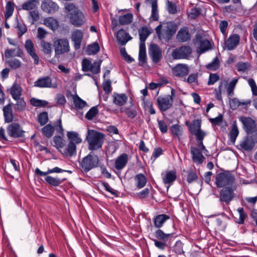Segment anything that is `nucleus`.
<instances>
[{
  "mask_svg": "<svg viewBox=\"0 0 257 257\" xmlns=\"http://www.w3.org/2000/svg\"><path fill=\"white\" fill-rule=\"evenodd\" d=\"M175 95V90L171 89V94L160 96L157 99V103L161 111H165L170 108L173 103V97Z\"/></svg>",
  "mask_w": 257,
  "mask_h": 257,
  "instance_id": "5",
  "label": "nucleus"
},
{
  "mask_svg": "<svg viewBox=\"0 0 257 257\" xmlns=\"http://www.w3.org/2000/svg\"><path fill=\"white\" fill-rule=\"evenodd\" d=\"M128 161V156L123 153L120 155L115 161V168L120 170L122 169L126 165Z\"/></svg>",
  "mask_w": 257,
  "mask_h": 257,
  "instance_id": "23",
  "label": "nucleus"
},
{
  "mask_svg": "<svg viewBox=\"0 0 257 257\" xmlns=\"http://www.w3.org/2000/svg\"><path fill=\"white\" fill-rule=\"evenodd\" d=\"M46 182L50 185L57 187L59 186L65 180V178L60 179L58 177H54L51 176L46 175L45 178Z\"/></svg>",
  "mask_w": 257,
  "mask_h": 257,
  "instance_id": "25",
  "label": "nucleus"
},
{
  "mask_svg": "<svg viewBox=\"0 0 257 257\" xmlns=\"http://www.w3.org/2000/svg\"><path fill=\"white\" fill-rule=\"evenodd\" d=\"M83 37V32L80 30H75L72 33L71 39L75 50L80 49Z\"/></svg>",
  "mask_w": 257,
  "mask_h": 257,
  "instance_id": "18",
  "label": "nucleus"
},
{
  "mask_svg": "<svg viewBox=\"0 0 257 257\" xmlns=\"http://www.w3.org/2000/svg\"><path fill=\"white\" fill-rule=\"evenodd\" d=\"M234 181L233 176L229 172H225L216 175L215 183L217 187L221 188L226 185H231Z\"/></svg>",
  "mask_w": 257,
  "mask_h": 257,
  "instance_id": "6",
  "label": "nucleus"
},
{
  "mask_svg": "<svg viewBox=\"0 0 257 257\" xmlns=\"http://www.w3.org/2000/svg\"><path fill=\"white\" fill-rule=\"evenodd\" d=\"M48 121V113L46 112H43L39 115L38 121L41 125H44Z\"/></svg>",
  "mask_w": 257,
  "mask_h": 257,
  "instance_id": "56",
  "label": "nucleus"
},
{
  "mask_svg": "<svg viewBox=\"0 0 257 257\" xmlns=\"http://www.w3.org/2000/svg\"><path fill=\"white\" fill-rule=\"evenodd\" d=\"M233 197V190L231 187H224L220 191L219 198L221 203L225 202L226 204H228Z\"/></svg>",
  "mask_w": 257,
  "mask_h": 257,
  "instance_id": "11",
  "label": "nucleus"
},
{
  "mask_svg": "<svg viewBox=\"0 0 257 257\" xmlns=\"http://www.w3.org/2000/svg\"><path fill=\"white\" fill-rule=\"evenodd\" d=\"M170 130L174 136L179 137L182 134L183 129L178 124H174L170 127Z\"/></svg>",
  "mask_w": 257,
  "mask_h": 257,
  "instance_id": "50",
  "label": "nucleus"
},
{
  "mask_svg": "<svg viewBox=\"0 0 257 257\" xmlns=\"http://www.w3.org/2000/svg\"><path fill=\"white\" fill-rule=\"evenodd\" d=\"M237 81L238 79L234 78L229 83L227 88V92L229 96H232L234 95V89Z\"/></svg>",
  "mask_w": 257,
  "mask_h": 257,
  "instance_id": "53",
  "label": "nucleus"
},
{
  "mask_svg": "<svg viewBox=\"0 0 257 257\" xmlns=\"http://www.w3.org/2000/svg\"><path fill=\"white\" fill-rule=\"evenodd\" d=\"M15 100L17 101V102L15 105L14 109L18 111H23L26 107V102L24 99L20 97Z\"/></svg>",
  "mask_w": 257,
  "mask_h": 257,
  "instance_id": "45",
  "label": "nucleus"
},
{
  "mask_svg": "<svg viewBox=\"0 0 257 257\" xmlns=\"http://www.w3.org/2000/svg\"><path fill=\"white\" fill-rule=\"evenodd\" d=\"M99 45L97 43H94L87 47L86 52L89 55H94L99 51Z\"/></svg>",
  "mask_w": 257,
  "mask_h": 257,
  "instance_id": "48",
  "label": "nucleus"
},
{
  "mask_svg": "<svg viewBox=\"0 0 257 257\" xmlns=\"http://www.w3.org/2000/svg\"><path fill=\"white\" fill-rule=\"evenodd\" d=\"M98 163V157L94 154L90 153L83 158L80 163V166L84 171L87 172L93 168L97 167Z\"/></svg>",
  "mask_w": 257,
  "mask_h": 257,
  "instance_id": "3",
  "label": "nucleus"
},
{
  "mask_svg": "<svg viewBox=\"0 0 257 257\" xmlns=\"http://www.w3.org/2000/svg\"><path fill=\"white\" fill-rule=\"evenodd\" d=\"M240 37L237 34H233L229 36L225 42V47L228 50L235 49L239 44Z\"/></svg>",
  "mask_w": 257,
  "mask_h": 257,
  "instance_id": "17",
  "label": "nucleus"
},
{
  "mask_svg": "<svg viewBox=\"0 0 257 257\" xmlns=\"http://www.w3.org/2000/svg\"><path fill=\"white\" fill-rule=\"evenodd\" d=\"M42 131L43 135L47 138H51L53 134L54 127L51 124H48L42 128Z\"/></svg>",
  "mask_w": 257,
  "mask_h": 257,
  "instance_id": "44",
  "label": "nucleus"
},
{
  "mask_svg": "<svg viewBox=\"0 0 257 257\" xmlns=\"http://www.w3.org/2000/svg\"><path fill=\"white\" fill-rule=\"evenodd\" d=\"M133 19V16L131 13L120 16L118 19V22L120 25H125L130 24Z\"/></svg>",
  "mask_w": 257,
  "mask_h": 257,
  "instance_id": "41",
  "label": "nucleus"
},
{
  "mask_svg": "<svg viewBox=\"0 0 257 257\" xmlns=\"http://www.w3.org/2000/svg\"><path fill=\"white\" fill-rule=\"evenodd\" d=\"M14 10V4L12 2L7 3L6 7L5 18L8 19L10 17L13 13Z\"/></svg>",
  "mask_w": 257,
  "mask_h": 257,
  "instance_id": "49",
  "label": "nucleus"
},
{
  "mask_svg": "<svg viewBox=\"0 0 257 257\" xmlns=\"http://www.w3.org/2000/svg\"><path fill=\"white\" fill-rule=\"evenodd\" d=\"M25 47L28 54L35 51L34 44L31 40L28 39L26 41Z\"/></svg>",
  "mask_w": 257,
  "mask_h": 257,
  "instance_id": "61",
  "label": "nucleus"
},
{
  "mask_svg": "<svg viewBox=\"0 0 257 257\" xmlns=\"http://www.w3.org/2000/svg\"><path fill=\"white\" fill-rule=\"evenodd\" d=\"M55 146L57 149L63 148L65 146L64 141L63 138L59 136H56L53 138Z\"/></svg>",
  "mask_w": 257,
  "mask_h": 257,
  "instance_id": "55",
  "label": "nucleus"
},
{
  "mask_svg": "<svg viewBox=\"0 0 257 257\" xmlns=\"http://www.w3.org/2000/svg\"><path fill=\"white\" fill-rule=\"evenodd\" d=\"M30 101L31 104L35 106H45L48 104L46 101L39 100L35 98H32Z\"/></svg>",
  "mask_w": 257,
  "mask_h": 257,
  "instance_id": "59",
  "label": "nucleus"
},
{
  "mask_svg": "<svg viewBox=\"0 0 257 257\" xmlns=\"http://www.w3.org/2000/svg\"><path fill=\"white\" fill-rule=\"evenodd\" d=\"M73 104L77 109H81L87 106L86 102L82 100L77 95L73 96Z\"/></svg>",
  "mask_w": 257,
  "mask_h": 257,
  "instance_id": "35",
  "label": "nucleus"
},
{
  "mask_svg": "<svg viewBox=\"0 0 257 257\" xmlns=\"http://www.w3.org/2000/svg\"><path fill=\"white\" fill-rule=\"evenodd\" d=\"M127 100V96L124 93L118 94L114 93L113 95V102L118 106L123 105Z\"/></svg>",
  "mask_w": 257,
  "mask_h": 257,
  "instance_id": "24",
  "label": "nucleus"
},
{
  "mask_svg": "<svg viewBox=\"0 0 257 257\" xmlns=\"http://www.w3.org/2000/svg\"><path fill=\"white\" fill-rule=\"evenodd\" d=\"M10 92L14 99H18L22 95V88L19 84L14 83L11 88Z\"/></svg>",
  "mask_w": 257,
  "mask_h": 257,
  "instance_id": "32",
  "label": "nucleus"
},
{
  "mask_svg": "<svg viewBox=\"0 0 257 257\" xmlns=\"http://www.w3.org/2000/svg\"><path fill=\"white\" fill-rule=\"evenodd\" d=\"M41 45L45 54H49L52 52V45L51 43L46 42L44 40H42Z\"/></svg>",
  "mask_w": 257,
  "mask_h": 257,
  "instance_id": "54",
  "label": "nucleus"
},
{
  "mask_svg": "<svg viewBox=\"0 0 257 257\" xmlns=\"http://www.w3.org/2000/svg\"><path fill=\"white\" fill-rule=\"evenodd\" d=\"M254 145V142L248 137H245L240 144V148L246 151H251Z\"/></svg>",
  "mask_w": 257,
  "mask_h": 257,
  "instance_id": "28",
  "label": "nucleus"
},
{
  "mask_svg": "<svg viewBox=\"0 0 257 257\" xmlns=\"http://www.w3.org/2000/svg\"><path fill=\"white\" fill-rule=\"evenodd\" d=\"M151 31L149 29L146 27H142L141 29L139 30V34L140 36V45H145V41L148 37L150 35Z\"/></svg>",
  "mask_w": 257,
  "mask_h": 257,
  "instance_id": "30",
  "label": "nucleus"
},
{
  "mask_svg": "<svg viewBox=\"0 0 257 257\" xmlns=\"http://www.w3.org/2000/svg\"><path fill=\"white\" fill-rule=\"evenodd\" d=\"M53 47L56 55H61L70 50V44L67 38H56L53 41Z\"/></svg>",
  "mask_w": 257,
  "mask_h": 257,
  "instance_id": "4",
  "label": "nucleus"
},
{
  "mask_svg": "<svg viewBox=\"0 0 257 257\" xmlns=\"http://www.w3.org/2000/svg\"><path fill=\"white\" fill-rule=\"evenodd\" d=\"M4 115L6 122H11L13 120V114L11 104L5 106L3 108Z\"/></svg>",
  "mask_w": 257,
  "mask_h": 257,
  "instance_id": "29",
  "label": "nucleus"
},
{
  "mask_svg": "<svg viewBox=\"0 0 257 257\" xmlns=\"http://www.w3.org/2000/svg\"><path fill=\"white\" fill-rule=\"evenodd\" d=\"M101 62V60H99L98 61H95L93 63H91L89 71H90L93 74H96L100 72V67Z\"/></svg>",
  "mask_w": 257,
  "mask_h": 257,
  "instance_id": "47",
  "label": "nucleus"
},
{
  "mask_svg": "<svg viewBox=\"0 0 257 257\" xmlns=\"http://www.w3.org/2000/svg\"><path fill=\"white\" fill-rule=\"evenodd\" d=\"M65 10L70 23L75 27H80L85 23L84 15L73 4L66 5Z\"/></svg>",
  "mask_w": 257,
  "mask_h": 257,
  "instance_id": "1",
  "label": "nucleus"
},
{
  "mask_svg": "<svg viewBox=\"0 0 257 257\" xmlns=\"http://www.w3.org/2000/svg\"><path fill=\"white\" fill-rule=\"evenodd\" d=\"M116 38L118 43L122 46L131 40L132 37L124 30L121 29L117 32Z\"/></svg>",
  "mask_w": 257,
  "mask_h": 257,
  "instance_id": "21",
  "label": "nucleus"
},
{
  "mask_svg": "<svg viewBox=\"0 0 257 257\" xmlns=\"http://www.w3.org/2000/svg\"><path fill=\"white\" fill-rule=\"evenodd\" d=\"M149 54L155 63L159 62L162 58V51L156 44H152L149 48Z\"/></svg>",
  "mask_w": 257,
  "mask_h": 257,
  "instance_id": "12",
  "label": "nucleus"
},
{
  "mask_svg": "<svg viewBox=\"0 0 257 257\" xmlns=\"http://www.w3.org/2000/svg\"><path fill=\"white\" fill-rule=\"evenodd\" d=\"M156 237L159 240L167 242L171 236V233H165L162 230L158 229L155 232Z\"/></svg>",
  "mask_w": 257,
  "mask_h": 257,
  "instance_id": "43",
  "label": "nucleus"
},
{
  "mask_svg": "<svg viewBox=\"0 0 257 257\" xmlns=\"http://www.w3.org/2000/svg\"><path fill=\"white\" fill-rule=\"evenodd\" d=\"M41 8L44 12L48 13H54L59 9L58 5L51 0H47L43 2Z\"/></svg>",
  "mask_w": 257,
  "mask_h": 257,
  "instance_id": "19",
  "label": "nucleus"
},
{
  "mask_svg": "<svg viewBox=\"0 0 257 257\" xmlns=\"http://www.w3.org/2000/svg\"><path fill=\"white\" fill-rule=\"evenodd\" d=\"M34 86L40 88H55L56 84L52 82V79L49 76L39 78L34 83Z\"/></svg>",
  "mask_w": 257,
  "mask_h": 257,
  "instance_id": "14",
  "label": "nucleus"
},
{
  "mask_svg": "<svg viewBox=\"0 0 257 257\" xmlns=\"http://www.w3.org/2000/svg\"><path fill=\"white\" fill-rule=\"evenodd\" d=\"M194 43L199 46L197 49L199 53H203L211 48L210 42L206 39L203 38L200 35H196Z\"/></svg>",
  "mask_w": 257,
  "mask_h": 257,
  "instance_id": "10",
  "label": "nucleus"
},
{
  "mask_svg": "<svg viewBox=\"0 0 257 257\" xmlns=\"http://www.w3.org/2000/svg\"><path fill=\"white\" fill-rule=\"evenodd\" d=\"M137 187L139 189L143 188L146 184L147 178L143 174H138L135 177Z\"/></svg>",
  "mask_w": 257,
  "mask_h": 257,
  "instance_id": "36",
  "label": "nucleus"
},
{
  "mask_svg": "<svg viewBox=\"0 0 257 257\" xmlns=\"http://www.w3.org/2000/svg\"><path fill=\"white\" fill-rule=\"evenodd\" d=\"M250 103V100L240 101L236 98H233L229 100L230 108L233 110L236 109L240 105H247Z\"/></svg>",
  "mask_w": 257,
  "mask_h": 257,
  "instance_id": "31",
  "label": "nucleus"
},
{
  "mask_svg": "<svg viewBox=\"0 0 257 257\" xmlns=\"http://www.w3.org/2000/svg\"><path fill=\"white\" fill-rule=\"evenodd\" d=\"M67 136L69 143H74L75 145L81 142V139L79 138L77 133L75 132H68Z\"/></svg>",
  "mask_w": 257,
  "mask_h": 257,
  "instance_id": "38",
  "label": "nucleus"
},
{
  "mask_svg": "<svg viewBox=\"0 0 257 257\" xmlns=\"http://www.w3.org/2000/svg\"><path fill=\"white\" fill-rule=\"evenodd\" d=\"M147 55L146 51V46L144 45H139V59L140 62L142 64L146 62Z\"/></svg>",
  "mask_w": 257,
  "mask_h": 257,
  "instance_id": "42",
  "label": "nucleus"
},
{
  "mask_svg": "<svg viewBox=\"0 0 257 257\" xmlns=\"http://www.w3.org/2000/svg\"><path fill=\"white\" fill-rule=\"evenodd\" d=\"M176 172L174 171H170L167 172L164 177L163 178V182L165 184H172L176 179Z\"/></svg>",
  "mask_w": 257,
  "mask_h": 257,
  "instance_id": "33",
  "label": "nucleus"
},
{
  "mask_svg": "<svg viewBox=\"0 0 257 257\" xmlns=\"http://www.w3.org/2000/svg\"><path fill=\"white\" fill-rule=\"evenodd\" d=\"M176 39L178 42L181 43L186 42L191 39V35L189 33L187 27L181 28L178 32Z\"/></svg>",
  "mask_w": 257,
  "mask_h": 257,
  "instance_id": "20",
  "label": "nucleus"
},
{
  "mask_svg": "<svg viewBox=\"0 0 257 257\" xmlns=\"http://www.w3.org/2000/svg\"><path fill=\"white\" fill-rule=\"evenodd\" d=\"M229 134L230 141L232 143L234 144L235 142L236 138L239 134V131L236 121L233 122Z\"/></svg>",
  "mask_w": 257,
  "mask_h": 257,
  "instance_id": "40",
  "label": "nucleus"
},
{
  "mask_svg": "<svg viewBox=\"0 0 257 257\" xmlns=\"http://www.w3.org/2000/svg\"><path fill=\"white\" fill-rule=\"evenodd\" d=\"M98 113L97 106L91 107L85 114V118L88 120H91Z\"/></svg>",
  "mask_w": 257,
  "mask_h": 257,
  "instance_id": "52",
  "label": "nucleus"
},
{
  "mask_svg": "<svg viewBox=\"0 0 257 257\" xmlns=\"http://www.w3.org/2000/svg\"><path fill=\"white\" fill-rule=\"evenodd\" d=\"M176 30L177 27L176 25L172 22H168L167 23L165 28L163 30L161 37L165 40L168 41L174 35Z\"/></svg>",
  "mask_w": 257,
  "mask_h": 257,
  "instance_id": "13",
  "label": "nucleus"
},
{
  "mask_svg": "<svg viewBox=\"0 0 257 257\" xmlns=\"http://www.w3.org/2000/svg\"><path fill=\"white\" fill-rule=\"evenodd\" d=\"M65 170H63L59 167H56L52 169H48L47 171L46 172L41 171L39 168H36L35 172V174L39 175L40 176H46L48 174L52 173H60L62 172H65Z\"/></svg>",
  "mask_w": 257,
  "mask_h": 257,
  "instance_id": "27",
  "label": "nucleus"
},
{
  "mask_svg": "<svg viewBox=\"0 0 257 257\" xmlns=\"http://www.w3.org/2000/svg\"><path fill=\"white\" fill-rule=\"evenodd\" d=\"M183 244L181 241H180V240L177 241L176 242L174 247V251L177 254H180L184 252L183 249Z\"/></svg>",
  "mask_w": 257,
  "mask_h": 257,
  "instance_id": "64",
  "label": "nucleus"
},
{
  "mask_svg": "<svg viewBox=\"0 0 257 257\" xmlns=\"http://www.w3.org/2000/svg\"><path fill=\"white\" fill-rule=\"evenodd\" d=\"M64 155L71 157L76 154V146L74 143H69L66 149L64 150Z\"/></svg>",
  "mask_w": 257,
  "mask_h": 257,
  "instance_id": "39",
  "label": "nucleus"
},
{
  "mask_svg": "<svg viewBox=\"0 0 257 257\" xmlns=\"http://www.w3.org/2000/svg\"><path fill=\"white\" fill-rule=\"evenodd\" d=\"M237 211L239 214V220L237 221V223L239 224H242L244 223V219L246 217V215L242 207H239L237 209Z\"/></svg>",
  "mask_w": 257,
  "mask_h": 257,
  "instance_id": "62",
  "label": "nucleus"
},
{
  "mask_svg": "<svg viewBox=\"0 0 257 257\" xmlns=\"http://www.w3.org/2000/svg\"><path fill=\"white\" fill-rule=\"evenodd\" d=\"M120 111L122 112L125 111L127 117L131 118H135L137 114V112L136 110L132 108H126L124 109L122 108L120 109Z\"/></svg>",
  "mask_w": 257,
  "mask_h": 257,
  "instance_id": "57",
  "label": "nucleus"
},
{
  "mask_svg": "<svg viewBox=\"0 0 257 257\" xmlns=\"http://www.w3.org/2000/svg\"><path fill=\"white\" fill-rule=\"evenodd\" d=\"M190 152L192 155V159L194 162L200 164L203 162L205 157L203 156L199 149L194 147H191Z\"/></svg>",
  "mask_w": 257,
  "mask_h": 257,
  "instance_id": "22",
  "label": "nucleus"
},
{
  "mask_svg": "<svg viewBox=\"0 0 257 257\" xmlns=\"http://www.w3.org/2000/svg\"><path fill=\"white\" fill-rule=\"evenodd\" d=\"M45 24L52 30H55L58 27L57 21L52 18H49L44 20Z\"/></svg>",
  "mask_w": 257,
  "mask_h": 257,
  "instance_id": "46",
  "label": "nucleus"
},
{
  "mask_svg": "<svg viewBox=\"0 0 257 257\" xmlns=\"http://www.w3.org/2000/svg\"><path fill=\"white\" fill-rule=\"evenodd\" d=\"M239 121L243 125V129L247 135L252 134L257 131L255 121L250 117L240 116Z\"/></svg>",
  "mask_w": 257,
  "mask_h": 257,
  "instance_id": "7",
  "label": "nucleus"
},
{
  "mask_svg": "<svg viewBox=\"0 0 257 257\" xmlns=\"http://www.w3.org/2000/svg\"><path fill=\"white\" fill-rule=\"evenodd\" d=\"M167 10L171 14H175L177 13V7L176 4L169 1H167Z\"/></svg>",
  "mask_w": 257,
  "mask_h": 257,
  "instance_id": "63",
  "label": "nucleus"
},
{
  "mask_svg": "<svg viewBox=\"0 0 257 257\" xmlns=\"http://www.w3.org/2000/svg\"><path fill=\"white\" fill-rule=\"evenodd\" d=\"M169 219L170 216L166 214L158 215L154 219V225L157 228H161L164 223Z\"/></svg>",
  "mask_w": 257,
  "mask_h": 257,
  "instance_id": "26",
  "label": "nucleus"
},
{
  "mask_svg": "<svg viewBox=\"0 0 257 257\" xmlns=\"http://www.w3.org/2000/svg\"><path fill=\"white\" fill-rule=\"evenodd\" d=\"M219 66V60L218 58L216 57H215L213 61L208 64L207 65V68L210 70H215L217 69Z\"/></svg>",
  "mask_w": 257,
  "mask_h": 257,
  "instance_id": "60",
  "label": "nucleus"
},
{
  "mask_svg": "<svg viewBox=\"0 0 257 257\" xmlns=\"http://www.w3.org/2000/svg\"><path fill=\"white\" fill-rule=\"evenodd\" d=\"M192 53V49L189 46H182L173 50L172 57L174 59H187Z\"/></svg>",
  "mask_w": 257,
  "mask_h": 257,
  "instance_id": "8",
  "label": "nucleus"
},
{
  "mask_svg": "<svg viewBox=\"0 0 257 257\" xmlns=\"http://www.w3.org/2000/svg\"><path fill=\"white\" fill-rule=\"evenodd\" d=\"M201 120L195 119L189 125V132L196 137L205 134L206 133L201 129Z\"/></svg>",
  "mask_w": 257,
  "mask_h": 257,
  "instance_id": "15",
  "label": "nucleus"
},
{
  "mask_svg": "<svg viewBox=\"0 0 257 257\" xmlns=\"http://www.w3.org/2000/svg\"><path fill=\"white\" fill-rule=\"evenodd\" d=\"M7 131L8 134L13 138H18L24 136L25 131L17 122H13L9 124L7 128Z\"/></svg>",
  "mask_w": 257,
  "mask_h": 257,
  "instance_id": "9",
  "label": "nucleus"
},
{
  "mask_svg": "<svg viewBox=\"0 0 257 257\" xmlns=\"http://www.w3.org/2000/svg\"><path fill=\"white\" fill-rule=\"evenodd\" d=\"M237 70L238 71L245 72L250 69V64L247 62H241L237 64Z\"/></svg>",
  "mask_w": 257,
  "mask_h": 257,
  "instance_id": "58",
  "label": "nucleus"
},
{
  "mask_svg": "<svg viewBox=\"0 0 257 257\" xmlns=\"http://www.w3.org/2000/svg\"><path fill=\"white\" fill-rule=\"evenodd\" d=\"M38 4V0H28L23 4L22 9L32 11L36 9Z\"/></svg>",
  "mask_w": 257,
  "mask_h": 257,
  "instance_id": "37",
  "label": "nucleus"
},
{
  "mask_svg": "<svg viewBox=\"0 0 257 257\" xmlns=\"http://www.w3.org/2000/svg\"><path fill=\"white\" fill-rule=\"evenodd\" d=\"M152 7L151 18L153 21H158L159 19L157 0H148Z\"/></svg>",
  "mask_w": 257,
  "mask_h": 257,
  "instance_id": "34",
  "label": "nucleus"
},
{
  "mask_svg": "<svg viewBox=\"0 0 257 257\" xmlns=\"http://www.w3.org/2000/svg\"><path fill=\"white\" fill-rule=\"evenodd\" d=\"M172 71L175 76L183 77L188 74L189 68L186 64H178L172 69Z\"/></svg>",
  "mask_w": 257,
  "mask_h": 257,
  "instance_id": "16",
  "label": "nucleus"
},
{
  "mask_svg": "<svg viewBox=\"0 0 257 257\" xmlns=\"http://www.w3.org/2000/svg\"><path fill=\"white\" fill-rule=\"evenodd\" d=\"M104 139L103 134L95 130H88L86 140L89 144V150L94 151L100 148L103 143Z\"/></svg>",
  "mask_w": 257,
  "mask_h": 257,
  "instance_id": "2",
  "label": "nucleus"
},
{
  "mask_svg": "<svg viewBox=\"0 0 257 257\" xmlns=\"http://www.w3.org/2000/svg\"><path fill=\"white\" fill-rule=\"evenodd\" d=\"M9 66L12 69H16L21 67L22 62L20 60L16 58H13L7 61Z\"/></svg>",
  "mask_w": 257,
  "mask_h": 257,
  "instance_id": "51",
  "label": "nucleus"
}]
</instances>
